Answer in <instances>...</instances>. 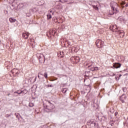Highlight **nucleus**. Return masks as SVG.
<instances>
[{
	"mask_svg": "<svg viewBox=\"0 0 128 128\" xmlns=\"http://www.w3.org/2000/svg\"><path fill=\"white\" fill-rule=\"evenodd\" d=\"M116 6H118V4L116 2H112L110 3V7L112 9V11H110L109 12V14L112 16V14H116L118 12V10H116Z\"/></svg>",
	"mask_w": 128,
	"mask_h": 128,
	"instance_id": "1",
	"label": "nucleus"
},
{
	"mask_svg": "<svg viewBox=\"0 0 128 128\" xmlns=\"http://www.w3.org/2000/svg\"><path fill=\"white\" fill-rule=\"evenodd\" d=\"M44 108H46L47 110H54V106L50 101L47 100L46 103L44 104Z\"/></svg>",
	"mask_w": 128,
	"mask_h": 128,
	"instance_id": "2",
	"label": "nucleus"
},
{
	"mask_svg": "<svg viewBox=\"0 0 128 128\" xmlns=\"http://www.w3.org/2000/svg\"><path fill=\"white\" fill-rule=\"evenodd\" d=\"M98 48H102L104 46V42L100 40H97L96 42Z\"/></svg>",
	"mask_w": 128,
	"mask_h": 128,
	"instance_id": "3",
	"label": "nucleus"
},
{
	"mask_svg": "<svg viewBox=\"0 0 128 128\" xmlns=\"http://www.w3.org/2000/svg\"><path fill=\"white\" fill-rule=\"evenodd\" d=\"M88 124H90V126L94 127V126H97L98 124L94 122V120H90L87 122Z\"/></svg>",
	"mask_w": 128,
	"mask_h": 128,
	"instance_id": "4",
	"label": "nucleus"
},
{
	"mask_svg": "<svg viewBox=\"0 0 128 128\" xmlns=\"http://www.w3.org/2000/svg\"><path fill=\"white\" fill-rule=\"evenodd\" d=\"M54 12L52 11V10H48L47 18L48 20H50L52 18V16H54Z\"/></svg>",
	"mask_w": 128,
	"mask_h": 128,
	"instance_id": "5",
	"label": "nucleus"
},
{
	"mask_svg": "<svg viewBox=\"0 0 128 128\" xmlns=\"http://www.w3.org/2000/svg\"><path fill=\"white\" fill-rule=\"evenodd\" d=\"M29 36H30V34H28V32H24L22 34V36L25 40L28 38Z\"/></svg>",
	"mask_w": 128,
	"mask_h": 128,
	"instance_id": "6",
	"label": "nucleus"
},
{
	"mask_svg": "<svg viewBox=\"0 0 128 128\" xmlns=\"http://www.w3.org/2000/svg\"><path fill=\"white\" fill-rule=\"evenodd\" d=\"M122 66V64L120 63H114L113 64V66L114 68H120V66Z\"/></svg>",
	"mask_w": 128,
	"mask_h": 128,
	"instance_id": "7",
	"label": "nucleus"
},
{
	"mask_svg": "<svg viewBox=\"0 0 128 128\" xmlns=\"http://www.w3.org/2000/svg\"><path fill=\"white\" fill-rule=\"evenodd\" d=\"M110 28L111 30H112V32H116V28H116V26L112 25L110 26Z\"/></svg>",
	"mask_w": 128,
	"mask_h": 128,
	"instance_id": "8",
	"label": "nucleus"
},
{
	"mask_svg": "<svg viewBox=\"0 0 128 128\" xmlns=\"http://www.w3.org/2000/svg\"><path fill=\"white\" fill-rule=\"evenodd\" d=\"M125 100H126V96L123 94L120 98V100H121L122 102H124Z\"/></svg>",
	"mask_w": 128,
	"mask_h": 128,
	"instance_id": "9",
	"label": "nucleus"
},
{
	"mask_svg": "<svg viewBox=\"0 0 128 128\" xmlns=\"http://www.w3.org/2000/svg\"><path fill=\"white\" fill-rule=\"evenodd\" d=\"M118 34H122V36H124V30H116Z\"/></svg>",
	"mask_w": 128,
	"mask_h": 128,
	"instance_id": "10",
	"label": "nucleus"
},
{
	"mask_svg": "<svg viewBox=\"0 0 128 128\" xmlns=\"http://www.w3.org/2000/svg\"><path fill=\"white\" fill-rule=\"evenodd\" d=\"M48 34L50 36H54V34H56V32L53 31L52 30H50L49 32H48L47 34Z\"/></svg>",
	"mask_w": 128,
	"mask_h": 128,
	"instance_id": "11",
	"label": "nucleus"
},
{
	"mask_svg": "<svg viewBox=\"0 0 128 128\" xmlns=\"http://www.w3.org/2000/svg\"><path fill=\"white\" fill-rule=\"evenodd\" d=\"M74 60H75V62H80V57L78 56H76V57H74Z\"/></svg>",
	"mask_w": 128,
	"mask_h": 128,
	"instance_id": "12",
	"label": "nucleus"
},
{
	"mask_svg": "<svg viewBox=\"0 0 128 128\" xmlns=\"http://www.w3.org/2000/svg\"><path fill=\"white\" fill-rule=\"evenodd\" d=\"M90 70H92V72H96V71L98 70V67H92L90 68Z\"/></svg>",
	"mask_w": 128,
	"mask_h": 128,
	"instance_id": "13",
	"label": "nucleus"
},
{
	"mask_svg": "<svg viewBox=\"0 0 128 128\" xmlns=\"http://www.w3.org/2000/svg\"><path fill=\"white\" fill-rule=\"evenodd\" d=\"M22 94V90H18L16 92H14V94Z\"/></svg>",
	"mask_w": 128,
	"mask_h": 128,
	"instance_id": "14",
	"label": "nucleus"
},
{
	"mask_svg": "<svg viewBox=\"0 0 128 128\" xmlns=\"http://www.w3.org/2000/svg\"><path fill=\"white\" fill-rule=\"evenodd\" d=\"M9 20L11 22H16V20L14 18H10V20Z\"/></svg>",
	"mask_w": 128,
	"mask_h": 128,
	"instance_id": "15",
	"label": "nucleus"
},
{
	"mask_svg": "<svg viewBox=\"0 0 128 128\" xmlns=\"http://www.w3.org/2000/svg\"><path fill=\"white\" fill-rule=\"evenodd\" d=\"M28 90H22V96H24V94H28Z\"/></svg>",
	"mask_w": 128,
	"mask_h": 128,
	"instance_id": "16",
	"label": "nucleus"
},
{
	"mask_svg": "<svg viewBox=\"0 0 128 128\" xmlns=\"http://www.w3.org/2000/svg\"><path fill=\"white\" fill-rule=\"evenodd\" d=\"M68 91V88H63L62 90V92L63 94H66V92Z\"/></svg>",
	"mask_w": 128,
	"mask_h": 128,
	"instance_id": "17",
	"label": "nucleus"
},
{
	"mask_svg": "<svg viewBox=\"0 0 128 128\" xmlns=\"http://www.w3.org/2000/svg\"><path fill=\"white\" fill-rule=\"evenodd\" d=\"M18 70L16 69H14L12 70V73L13 74L15 73V74H18Z\"/></svg>",
	"mask_w": 128,
	"mask_h": 128,
	"instance_id": "18",
	"label": "nucleus"
},
{
	"mask_svg": "<svg viewBox=\"0 0 128 128\" xmlns=\"http://www.w3.org/2000/svg\"><path fill=\"white\" fill-rule=\"evenodd\" d=\"M24 4L23 3H20V4H19V5L18 6H19V8H24Z\"/></svg>",
	"mask_w": 128,
	"mask_h": 128,
	"instance_id": "19",
	"label": "nucleus"
},
{
	"mask_svg": "<svg viewBox=\"0 0 128 128\" xmlns=\"http://www.w3.org/2000/svg\"><path fill=\"white\" fill-rule=\"evenodd\" d=\"M34 106V103H32V102L29 103V106L30 108H32V106Z\"/></svg>",
	"mask_w": 128,
	"mask_h": 128,
	"instance_id": "20",
	"label": "nucleus"
},
{
	"mask_svg": "<svg viewBox=\"0 0 128 128\" xmlns=\"http://www.w3.org/2000/svg\"><path fill=\"white\" fill-rule=\"evenodd\" d=\"M94 8L96 10H98V7L97 6H93Z\"/></svg>",
	"mask_w": 128,
	"mask_h": 128,
	"instance_id": "21",
	"label": "nucleus"
},
{
	"mask_svg": "<svg viewBox=\"0 0 128 128\" xmlns=\"http://www.w3.org/2000/svg\"><path fill=\"white\" fill-rule=\"evenodd\" d=\"M46 88H54V86L52 84H48V85H46Z\"/></svg>",
	"mask_w": 128,
	"mask_h": 128,
	"instance_id": "22",
	"label": "nucleus"
},
{
	"mask_svg": "<svg viewBox=\"0 0 128 128\" xmlns=\"http://www.w3.org/2000/svg\"><path fill=\"white\" fill-rule=\"evenodd\" d=\"M122 90L124 92H128V88H123Z\"/></svg>",
	"mask_w": 128,
	"mask_h": 128,
	"instance_id": "23",
	"label": "nucleus"
},
{
	"mask_svg": "<svg viewBox=\"0 0 128 128\" xmlns=\"http://www.w3.org/2000/svg\"><path fill=\"white\" fill-rule=\"evenodd\" d=\"M110 112H111V114H114V108L110 109Z\"/></svg>",
	"mask_w": 128,
	"mask_h": 128,
	"instance_id": "24",
	"label": "nucleus"
},
{
	"mask_svg": "<svg viewBox=\"0 0 128 128\" xmlns=\"http://www.w3.org/2000/svg\"><path fill=\"white\" fill-rule=\"evenodd\" d=\"M44 77L45 78H48V73L44 72Z\"/></svg>",
	"mask_w": 128,
	"mask_h": 128,
	"instance_id": "25",
	"label": "nucleus"
},
{
	"mask_svg": "<svg viewBox=\"0 0 128 128\" xmlns=\"http://www.w3.org/2000/svg\"><path fill=\"white\" fill-rule=\"evenodd\" d=\"M31 14L30 12L26 13V16L30 17V16Z\"/></svg>",
	"mask_w": 128,
	"mask_h": 128,
	"instance_id": "26",
	"label": "nucleus"
},
{
	"mask_svg": "<svg viewBox=\"0 0 128 128\" xmlns=\"http://www.w3.org/2000/svg\"><path fill=\"white\" fill-rule=\"evenodd\" d=\"M94 64V62H92L91 64L88 66V68H90V67L92 66V64Z\"/></svg>",
	"mask_w": 128,
	"mask_h": 128,
	"instance_id": "27",
	"label": "nucleus"
},
{
	"mask_svg": "<svg viewBox=\"0 0 128 128\" xmlns=\"http://www.w3.org/2000/svg\"><path fill=\"white\" fill-rule=\"evenodd\" d=\"M118 112H116L115 114H114L115 116H118Z\"/></svg>",
	"mask_w": 128,
	"mask_h": 128,
	"instance_id": "28",
	"label": "nucleus"
},
{
	"mask_svg": "<svg viewBox=\"0 0 128 128\" xmlns=\"http://www.w3.org/2000/svg\"><path fill=\"white\" fill-rule=\"evenodd\" d=\"M68 46H70V42H68Z\"/></svg>",
	"mask_w": 128,
	"mask_h": 128,
	"instance_id": "29",
	"label": "nucleus"
},
{
	"mask_svg": "<svg viewBox=\"0 0 128 128\" xmlns=\"http://www.w3.org/2000/svg\"><path fill=\"white\" fill-rule=\"evenodd\" d=\"M62 40H62V39L60 40V42L61 44H62Z\"/></svg>",
	"mask_w": 128,
	"mask_h": 128,
	"instance_id": "30",
	"label": "nucleus"
},
{
	"mask_svg": "<svg viewBox=\"0 0 128 128\" xmlns=\"http://www.w3.org/2000/svg\"><path fill=\"white\" fill-rule=\"evenodd\" d=\"M15 114H16V116H18V114L16 113Z\"/></svg>",
	"mask_w": 128,
	"mask_h": 128,
	"instance_id": "31",
	"label": "nucleus"
},
{
	"mask_svg": "<svg viewBox=\"0 0 128 128\" xmlns=\"http://www.w3.org/2000/svg\"><path fill=\"white\" fill-rule=\"evenodd\" d=\"M39 60H40V62H42V59L40 58H39Z\"/></svg>",
	"mask_w": 128,
	"mask_h": 128,
	"instance_id": "32",
	"label": "nucleus"
},
{
	"mask_svg": "<svg viewBox=\"0 0 128 128\" xmlns=\"http://www.w3.org/2000/svg\"><path fill=\"white\" fill-rule=\"evenodd\" d=\"M126 6V8H128V4H126V6Z\"/></svg>",
	"mask_w": 128,
	"mask_h": 128,
	"instance_id": "33",
	"label": "nucleus"
},
{
	"mask_svg": "<svg viewBox=\"0 0 128 128\" xmlns=\"http://www.w3.org/2000/svg\"><path fill=\"white\" fill-rule=\"evenodd\" d=\"M74 48H73L72 50H74Z\"/></svg>",
	"mask_w": 128,
	"mask_h": 128,
	"instance_id": "34",
	"label": "nucleus"
},
{
	"mask_svg": "<svg viewBox=\"0 0 128 128\" xmlns=\"http://www.w3.org/2000/svg\"><path fill=\"white\" fill-rule=\"evenodd\" d=\"M120 76H122V74H120L119 76H118V78H120Z\"/></svg>",
	"mask_w": 128,
	"mask_h": 128,
	"instance_id": "35",
	"label": "nucleus"
},
{
	"mask_svg": "<svg viewBox=\"0 0 128 128\" xmlns=\"http://www.w3.org/2000/svg\"><path fill=\"white\" fill-rule=\"evenodd\" d=\"M38 78H40V74H38Z\"/></svg>",
	"mask_w": 128,
	"mask_h": 128,
	"instance_id": "36",
	"label": "nucleus"
},
{
	"mask_svg": "<svg viewBox=\"0 0 128 128\" xmlns=\"http://www.w3.org/2000/svg\"><path fill=\"white\" fill-rule=\"evenodd\" d=\"M124 2L122 3V6H124Z\"/></svg>",
	"mask_w": 128,
	"mask_h": 128,
	"instance_id": "37",
	"label": "nucleus"
},
{
	"mask_svg": "<svg viewBox=\"0 0 128 128\" xmlns=\"http://www.w3.org/2000/svg\"><path fill=\"white\" fill-rule=\"evenodd\" d=\"M60 54L62 56V52H60Z\"/></svg>",
	"mask_w": 128,
	"mask_h": 128,
	"instance_id": "38",
	"label": "nucleus"
},
{
	"mask_svg": "<svg viewBox=\"0 0 128 128\" xmlns=\"http://www.w3.org/2000/svg\"><path fill=\"white\" fill-rule=\"evenodd\" d=\"M36 80V77L35 78V80Z\"/></svg>",
	"mask_w": 128,
	"mask_h": 128,
	"instance_id": "39",
	"label": "nucleus"
},
{
	"mask_svg": "<svg viewBox=\"0 0 128 128\" xmlns=\"http://www.w3.org/2000/svg\"><path fill=\"white\" fill-rule=\"evenodd\" d=\"M40 128H42V126H41Z\"/></svg>",
	"mask_w": 128,
	"mask_h": 128,
	"instance_id": "40",
	"label": "nucleus"
},
{
	"mask_svg": "<svg viewBox=\"0 0 128 128\" xmlns=\"http://www.w3.org/2000/svg\"><path fill=\"white\" fill-rule=\"evenodd\" d=\"M116 76V74H113V76Z\"/></svg>",
	"mask_w": 128,
	"mask_h": 128,
	"instance_id": "41",
	"label": "nucleus"
},
{
	"mask_svg": "<svg viewBox=\"0 0 128 128\" xmlns=\"http://www.w3.org/2000/svg\"><path fill=\"white\" fill-rule=\"evenodd\" d=\"M40 74L41 76H42V74Z\"/></svg>",
	"mask_w": 128,
	"mask_h": 128,
	"instance_id": "42",
	"label": "nucleus"
},
{
	"mask_svg": "<svg viewBox=\"0 0 128 128\" xmlns=\"http://www.w3.org/2000/svg\"><path fill=\"white\" fill-rule=\"evenodd\" d=\"M60 0V2H62V0Z\"/></svg>",
	"mask_w": 128,
	"mask_h": 128,
	"instance_id": "43",
	"label": "nucleus"
}]
</instances>
